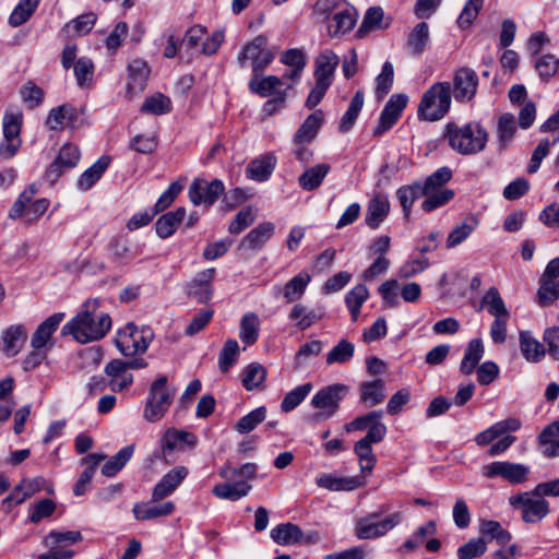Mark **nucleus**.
<instances>
[{"label":"nucleus","mask_w":559,"mask_h":559,"mask_svg":"<svg viewBox=\"0 0 559 559\" xmlns=\"http://www.w3.org/2000/svg\"><path fill=\"white\" fill-rule=\"evenodd\" d=\"M239 355L238 342L234 338H228L219 352L218 367L222 372H227L237 361Z\"/></svg>","instance_id":"obj_61"},{"label":"nucleus","mask_w":559,"mask_h":559,"mask_svg":"<svg viewBox=\"0 0 559 559\" xmlns=\"http://www.w3.org/2000/svg\"><path fill=\"white\" fill-rule=\"evenodd\" d=\"M516 132L515 118L512 114H502L497 123V138L499 150H504Z\"/></svg>","instance_id":"obj_47"},{"label":"nucleus","mask_w":559,"mask_h":559,"mask_svg":"<svg viewBox=\"0 0 559 559\" xmlns=\"http://www.w3.org/2000/svg\"><path fill=\"white\" fill-rule=\"evenodd\" d=\"M260 330V319L254 312L243 314L240 321V340L247 344L252 345L258 341Z\"/></svg>","instance_id":"obj_50"},{"label":"nucleus","mask_w":559,"mask_h":559,"mask_svg":"<svg viewBox=\"0 0 559 559\" xmlns=\"http://www.w3.org/2000/svg\"><path fill=\"white\" fill-rule=\"evenodd\" d=\"M64 318V313L58 312L41 322L32 336V348L50 349L53 346L52 335Z\"/></svg>","instance_id":"obj_18"},{"label":"nucleus","mask_w":559,"mask_h":559,"mask_svg":"<svg viewBox=\"0 0 559 559\" xmlns=\"http://www.w3.org/2000/svg\"><path fill=\"white\" fill-rule=\"evenodd\" d=\"M338 57L332 50L321 52L316 59L314 79L332 83L335 69L338 64Z\"/></svg>","instance_id":"obj_35"},{"label":"nucleus","mask_w":559,"mask_h":559,"mask_svg":"<svg viewBox=\"0 0 559 559\" xmlns=\"http://www.w3.org/2000/svg\"><path fill=\"white\" fill-rule=\"evenodd\" d=\"M407 103L408 97L406 94L392 95L380 114L378 124L373 129V135L380 136L390 130L400 119Z\"/></svg>","instance_id":"obj_14"},{"label":"nucleus","mask_w":559,"mask_h":559,"mask_svg":"<svg viewBox=\"0 0 559 559\" xmlns=\"http://www.w3.org/2000/svg\"><path fill=\"white\" fill-rule=\"evenodd\" d=\"M487 306L488 312L495 318L510 317L503 299L496 287H490L481 299V308Z\"/></svg>","instance_id":"obj_55"},{"label":"nucleus","mask_w":559,"mask_h":559,"mask_svg":"<svg viewBox=\"0 0 559 559\" xmlns=\"http://www.w3.org/2000/svg\"><path fill=\"white\" fill-rule=\"evenodd\" d=\"M23 123V114L21 110H10L4 112L2 127L3 140L0 143V156L8 159L13 157L21 144V129Z\"/></svg>","instance_id":"obj_9"},{"label":"nucleus","mask_w":559,"mask_h":559,"mask_svg":"<svg viewBox=\"0 0 559 559\" xmlns=\"http://www.w3.org/2000/svg\"><path fill=\"white\" fill-rule=\"evenodd\" d=\"M530 467L509 461H496L483 466V475L487 478L501 477L511 484H523L527 480Z\"/></svg>","instance_id":"obj_12"},{"label":"nucleus","mask_w":559,"mask_h":559,"mask_svg":"<svg viewBox=\"0 0 559 559\" xmlns=\"http://www.w3.org/2000/svg\"><path fill=\"white\" fill-rule=\"evenodd\" d=\"M384 12L380 7H372L367 10L364 21L357 31L359 36H364L366 33L376 29H384L389 27L390 23L383 22Z\"/></svg>","instance_id":"obj_53"},{"label":"nucleus","mask_w":559,"mask_h":559,"mask_svg":"<svg viewBox=\"0 0 559 559\" xmlns=\"http://www.w3.org/2000/svg\"><path fill=\"white\" fill-rule=\"evenodd\" d=\"M111 158L107 155L100 156L90 168H87L78 180V188L82 191L91 189L108 168Z\"/></svg>","instance_id":"obj_37"},{"label":"nucleus","mask_w":559,"mask_h":559,"mask_svg":"<svg viewBox=\"0 0 559 559\" xmlns=\"http://www.w3.org/2000/svg\"><path fill=\"white\" fill-rule=\"evenodd\" d=\"M349 388L343 383H335L320 389L311 399V405L321 409V416L329 418L340 408L341 401L347 395Z\"/></svg>","instance_id":"obj_10"},{"label":"nucleus","mask_w":559,"mask_h":559,"mask_svg":"<svg viewBox=\"0 0 559 559\" xmlns=\"http://www.w3.org/2000/svg\"><path fill=\"white\" fill-rule=\"evenodd\" d=\"M452 103L451 83H433L424 94L418 105L417 116L424 121L441 120L450 110Z\"/></svg>","instance_id":"obj_3"},{"label":"nucleus","mask_w":559,"mask_h":559,"mask_svg":"<svg viewBox=\"0 0 559 559\" xmlns=\"http://www.w3.org/2000/svg\"><path fill=\"white\" fill-rule=\"evenodd\" d=\"M534 67L540 80L543 82H549L558 72L559 59L551 53L543 55L536 58Z\"/></svg>","instance_id":"obj_60"},{"label":"nucleus","mask_w":559,"mask_h":559,"mask_svg":"<svg viewBox=\"0 0 559 559\" xmlns=\"http://www.w3.org/2000/svg\"><path fill=\"white\" fill-rule=\"evenodd\" d=\"M150 72L148 64L143 59H133L128 64L127 94L130 97L144 91Z\"/></svg>","instance_id":"obj_19"},{"label":"nucleus","mask_w":559,"mask_h":559,"mask_svg":"<svg viewBox=\"0 0 559 559\" xmlns=\"http://www.w3.org/2000/svg\"><path fill=\"white\" fill-rule=\"evenodd\" d=\"M311 277L308 273H299L289 280L284 286V298L287 302H295L299 300L310 282Z\"/></svg>","instance_id":"obj_49"},{"label":"nucleus","mask_w":559,"mask_h":559,"mask_svg":"<svg viewBox=\"0 0 559 559\" xmlns=\"http://www.w3.org/2000/svg\"><path fill=\"white\" fill-rule=\"evenodd\" d=\"M134 447L128 445L119 450L102 467V474L106 477L115 476L121 471L133 455Z\"/></svg>","instance_id":"obj_51"},{"label":"nucleus","mask_w":559,"mask_h":559,"mask_svg":"<svg viewBox=\"0 0 559 559\" xmlns=\"http://www.w3.org/2000/svg\"><path fill=\"white\" fill-rule=\"evenodd\" d=\"M216 269L210 267L197 273L185 287L188 298L195 300L198 304L206 305L214 296V280Z\"/></svg>","instance_id":"obj_11"},{"label":"nucleus","mask_w":559,"mask_h":559,"mask_svg":"<svg viewBox=\"0 0 559 559\" xmlns=\"http://www.w3.org/2000/svg\"><path fill=\"white\" fill-rule=\"evenodd\" d=\"M521 428V421L518 418L510 417L504 420L498 421L490 426L488 429L479 432L475 437V442L483 447L491 443L493 440L502 437L509 432H515Z\"/></svg>","instance_id":"obj_24"},{"label":"nucleus","mask_w":559,"mask_h":559,"mask_svg":"<svg viewBox=\"0 0 559 559\" xmlns=\"http://www.w3.org/2000/svg\"><path fill=\"white\" fill-rule=\"evenodd\" d=\"M266 416V408L261 406L251 411L246 416L241 417L236 424V430L240 433L252 431L259 424H261Z\"/></svg>","instance_id":"obj_64"},{"label":"nucleus","mask_w":559,"mask_h":559,"mask_svg":"<svg viewBox=\"0 0 559 559\" xmlns=\"http://www.w3.org/2000/svg\"><path fill=\"white\" fill-rule=\"evenodd\" d=\"M224 190V183L219 179H214L211 182L195 179L189 188V198L194 205L205 204L211 206Z\"/></svg>","instance_id":"obj_15"},{"label":"nucleus","mask_w":559,"mask_h":559,"mask_svg":"<svg viewBox=\"0 0 559 559\" xmlns=\"http://www.w3.org/2000/svg\"><path fill=\"white\" fill-rule=\"evenodd\" d=\"M368 296V288L364 284L356 285L346 294L345 302L354 321L357 320L360 313V308L367 300Z\"/></svg>","instance_id":"obj_58"},{"label":"nucleus","mask_w":559,"mask_h":559,"mask_svg":"<svg viewBox=\"0 0 559 559\" xmlns=\"http://www.w3.org/2000/svg\"><path fill=\"white\" fill-rule=\"evenodd\" d=\"M372 444L358 440L354 444V453L359 459V465L361 473H371L373 469L377 459L372 451Z\"/></svg>","instance_id":"obj_62"},{"label":"nucleus","mask_w":559,"mask_h":559,"mask_svg":"<svg viewBox=\"0 0 559 559\" xmlns=\"http://www.w3.org/2000/svg\"><path fill=\"white\" fill-rule=\"evenodd\" d=\"M388 511L389 506L382 504L377 511L370 512L366 516L358 519L355 524V535L359 539H376L388 534L403 520V514L401 512L391 513L380 520L381 515Z\"/></svg>","instance_id":"obj_4"},{"label":"nucleus","mask_w":559,"mask_h":559,"mask_svg":"<svg viewBox=\"0 0 559 559\" xmlns=\"http://www.w3.org/2000/svg\"><path fill=\"white\" fill-rule=\"evenodd\" d=\"M40 0H21L9 16V24L17 27L29 20Z\"/></svg>","instance_id":"obj_57"},{"label":"nucleus","mask_w":559,"mask_h":559,"mask_svg":"<svg viewBox=\"0 0 559 559\" xmlns=\"http://www.w3.org/2000/svg\"><path fill=\"white\" fill-rule=\"evenodd\" d=\"M173 402L167 388V378L159 377L155 380L148 391L143 416L147 421L155 423L164 417Z\"/></svg>","instance_id":"obj_8"},{"label":"nucleus","mask_w":559,"mask_h":559,"mask_svg":"<svg viewBox=\"0 0 559 559\" xmlns=\"http://www.w3.org/2000/svg\"><path fill=\"white\" fill-rule=\"evenodd\" d=\"M316 484L332 491H350L364 485V481L358 476L340 477L332 474H322L317 477Z\"/></svg>","instance_id":"obj_27"},{"label":"nucleus","mask_w":559,"mask_h":559,"mask_svg":"<svg viewBox=\"0 0 559 559\" xmlns=\"http://www.w3.org/2000/svg\"><path fill=\"white\" fill-rule=\"evenodd\" d=\"M452 85L454 99L459 103H468L476 95L478 75L473 69L461 67L453 74Z\"/></svg>","instance_id":"obj_13"},{"label":"nucleus","mask_w":559,"mask_h":559,"mask_svg":"<svg viewBox=\"0 0 559 559\" xmlns=\"http://www.w3.org/2000/svg\"><path fill=\"white\" fill-rule=\"evenodd\" d=\"M188 473V468L185 466H176L166 473L153 489V501H160L171 495L185 480Z\"/></svg>","instance_id":"obj_17"},{"label":"nucleus","mask_w":559,"mask_h":559,"mask_svg":"<svg viewBox=\"0 0 559 559\" xmlns=\"http://www.w3.org/2000/svg\"><path fill=\"white\" fill-rule=\"evenodd\" d=\"M312 390V384L310 382L304 383L290 392H288L282 403H281V409L284 413H289L294 411L297 406L301 404V402L308 396V394Z\"/></svg>","instance_id":"obj_59"},{"label":"nucleus","mask_w":559,"mask_h":559,"mask_svg":"<svg viewBox=\"0 0 559 559\" xmlns=\"http://www.w3.org/2000/svg\"><path fill=\"white\" fill-rule=\"evenodd\" d=\"M185 216V207H178L175 211L163 214L155 223L156 234L163 239L170 237L182 223Z\"/></svg>","instance_id":"obj_34"},{"label":"nucleus","mask_w":559,"mask_h":559,"mask_svg":"<svg viewBox=\"0 0 559 559\" xmlns=\"http://www.w3.org/2000/svg\"><path fill=\"white\" fill-rule=\"evenodd\" d=\"M110 328L111 318L98 310V300L94 299L83 304L82 310L63 325L62 334L84 344L103 338Z\"/></svg>","instance_id":"obj_1"},{"label":"nucleus","mask_w":559,"mask_h":559,"mask_svg":"<svg viewBox=\"0 0 559 559\" xmlns=\"http://www.w3.org/2000/svg\"><path fill=\"white\" fill-rule=\"evenodd\" d=\"M390 212V202L385 195H376L367 206L365 223L372 229H377L388 217Z\"/></svg>","instance_id":"obj_29"},{"label":"nucleus","mask_w":559,"mask_h":559,"mask_svg":"<svg viewBox=\"0 0 559 559\" xmlns=\"http://www.w3.org/2000/svg\"><path fill=\"white\" fill-rule=\"evenodd\" d=\"M106 455L103 454H88L82 460V464H86V468L81 473L78 481L74 485L73 492L75 496H82L84 495L87 489L88 485L95 474V471L98 466V464L105 460Z\"/></svg>","instance_id":"obj_36"},{"label":"nucleus","mask_w":559,"mask_h":559,"mask_svg":"<svg viewBox=\"0 0 559 559\" xmlns=\"http://www.w3.org/2000/svg\"><path fill=\"white\" fill-rule=\"evenodd\" d=\"M429 43V26L420 22L414 26L408 35L406 48L412 56H420Z\"/></svg>","instance_id":"obj_41"},{"label":"nucleus","mask_w":559,"mask_h":559,"mask_svg":"<svg viewBox=\"0 0 559 559\" xmlns=\"http://www.w3.org/2000/svg\"><path fill=\"white\" fill-rule=\"evenodd\" d=\"M269 39L265 35H259L247 43L237 55L239 67L251 64L252 74L261 75L275 58V52L267 48Z\"/></svg>","instance_id":"obj_6"},{"label":"nucleus","mask_w":559,"mask_h":559,"mask_svg":"<svg viewBox=\"0 0 559 559\" xmlns=\"http://www.w3.org/2000/svg\"><path fill=\"white\" fill-rule=\"evenodd\" d=\"M364 93L361 91H357L353 96L347 110L345 111L341 119V132H348L354 127L356 119L358 118L359 112L364 106Z\"/></svg>","instance_id":"obj_54"},{"label":"nucleus","mask_w":559,"mask_h":559,"mask_svg":"<svg viewBox=\"0 0 559 559\" xmlns=\"http://www.w3.org/2000/svg\"><path fill=\"white\" fill-rule=\"evenodd\" d=\"M274 234L273 223L265 222L251 229L239 242L240 251H259L271 239Z\"/></svg>","instance_id":"obj_20"},{"label":"nucleus","mask_w":559,"mask_h":559,"mask_svg":"<svg viewBox=\"0 0 559 559\" xmlns=\"http://www.w3.org/2000/svg\"><path fill=\"white\" fill-rule=\"evenodd\" d=\"M426 194L427 193L420 182L403 186L396 191V197L400 201L405 217L409 216L415 201Z\"/></svg>","instance_id":"obj_43"},{"label":"nucleus","mask_w":559,"mask_h":559,"mask_svg":"<svg viewBox=\"0 0 559 559\" xmlns=\"http://www.w3.org/2000/svg\"><path fill=\"white\" fill-rule=\"evenodd\" d=\"M78 118L76 108L70 104H63L49 111L45 123L49 130L58 131L66 127H73Z\"/></svg>","instance_id":"obj_22"},{"label":"nucleus","mask_w":559,"mask_h":559,"mask_svg":"<svg viewBox=\"0 0 559 559\" xmlns=\"http://www.w3.org/2000/svg\"><path fill=\"white\" fill-rule=\"evenodd\" d=\"M153 498L148 502L135 503L133 514L136 520L147 521L156 518L170 515L175 511V504L171 501L157 503Z\"/></svg>","instance_id":"obj_25"},{"label":"nucleus","mask_w":559,"mask_h":559,"mask_svg":"<svg viewBox=\"0 0 559 559\" xmlns=\"http://www.w3.org/2000/svg\"><path fill=\"white\" fill-rule=\"evenodd\" d=\"M520 350L528 362H539L547 354L545 347L530 331H521L519 333Z\"/></svg>","instance_id":"obj_28"},{"label":"nucleus","mask_w":559,"mask_h":559,"mask_svg":"<svg viewBox=\"0 0 559 559\" xmlns=\"http://www.w3.org/2000/svg\"><path fill=\"white\" fill-rule=\"evenodd\" d=\"M277 159L274 154L267 153L258 158L252 159L246 169L249 179L258 182L266 181L275 169Z\"/></svg>","instance_id":"obj_26"},{"label":"nucleus","mask_w":559,"mask_h":559,"mask_svg":"<svg viewBox=\"0 0 559 559\" xmlns=\"http://www.w3.org/2000/svg\"><path fill=\"white\" fill-rule=\"evenodd\" d=\"M266 378V369L259 362L249 364L242 371L241 383L247 391L259 389Z\"/></svg>","instance_id":"obj_52"},{"label":"nucleus","mask_w":559,"mask_h":559,"mask_svg":"<svg viewBox=\"0 0 559 559\" xmlns=\"http://www.w3.org/2000/svg\"><path fill=\"white\" fill-rule=\"evenodd\" d=\"M359 391L360 402L368 407L377 406L385 399V383L382 379L362 382Z\"/></svg>","instance_id":"obj_33"},{"label":"nucleus","mask_w":559,"mask_h":559,"mask_svg":"<svg viewBox=\"0 0 559 559\" xmlns=\"http://www.w3.org/2000/svg\"><path fill=\"white\" fill-rule=\"evenodd\" d=\"M537 302L540 307H547L559 298V280L539 278Z\"/></svg>","instance_id":"obj_56"},{"label":"nucleus","mask_w":559,"mask_h":559,"mask_svg":"<svg viewBox=\"0 0 559 559\" xmlns=\"http://www.w3.org/2000/svg\"><path fill=\"white\" fill-rule=\"evenodd\" d=\"M105 373L109 378V386L115 392H121L133 381V376L127 368L126 361L114 359L105 367Z\"/></svg>","instance_id":"obj_23"},{"label":"nucleus","mask_w":559,"mask_h":559,"mask_svg":"<svg viewBox=\"0 0 559 559\" xmlns=\"http://www.w3.org/2000/svg\"><path fill=\"white\" fill-rule=\"evenodd\" d=\"M261 75L252 74V78L249 82V90L258 94L261 97H269L271 95L275 96L276 92H281L280 87L283 85V80L276 75H267L261 78ZM293 88V84L287 85V90Z\"/></svg>","instance_id":"obj_30"},{"label":"nucleus","mask_w":559,"mask_h":559,"mask_svg":"<svg viewBox=\"0 0 559 559\" xmlns=\"http://www.w3.org/2000/svg\"><path fill=\"white\" fill-rule=\"evenodd\" d=\"M330 169V165L324 163L310 167L299 176L298 183L305 191L316 190L321 186Z\"/></svg>","instance_id":"obj_40"},{"label":"nucleus","mask_w":559,"mask_h":559,"mask_svg":"<svg viewBox=\"0 0 559 559\" xmlns=\"http://www.w3.org/2000/svg\"><path fill=\"white\" fill-rule=\"evenodd\" d=\"M443 139L455 153L464 156L476 155L487 145L489 134L477 121L464 124L448 122L444 126Z\"/></svg>","instance_id":"obj_2"},{"label":"nucleus","mask_w":559,"mask_h":559,"mask_svg":"<svg viewBox=\"0 0 559 559\" xmlns=\"http://www.w3.org/2000/svg\"><path fill=\"white\" fill-rule=\"evenodd\" d=\"M288 318L292 321H296V326L304 331L319 321L322 318V312L319 310H308L304 305L296 304L292 308Z\"/></svg>","instance_id":"obj_46"},{"label":"nucleus","mask_w":559,"mask_h":559,"mask_svg":"<svg viewBox=\"0 0 559 559\" xmlns=\"http://www.w3.org/2000/svg\"><path fill=\"white\" fill-rule=\"evenodd\" d=\"M198 443V437L189 431L168 428L162 437V450L166 451L193 449Z\"/></svg>","instance_id":"obj_21"},{"label":"nucleus","mask_w":559,"mask_h":559,"mask_svg":"<svg viewBox=\"0 0 559 559\" xmlns=\"http://www.w3.org/2000/svg\"><path fill=\"white\" fill-rule=\"evenodd\" d=\"M356 23V14L352 9H343L332 14L329 33L331 36H338L349 32Z\"/></svg>","instance_id":"obj_39"},{"label":"nucleus","mask_w":559,"mask_h":559,"mask_svg":"<svg viewBox=\"0 0 559 559\" xmlns=\"http://www.w3.org/2000/svg\"><path fill=\"white\" fill-rule=\"evenodd\" d=\"M301 528L293 523H283L271 531V538L278 545H298Z\"/></svg>","instance_id":"obj_45"},{"label":"nucleus","mask_w":559,"mask_h":559,"mask_svg":"<svg viewBox=\"0 0 559 559\" xmlns=\"http://www.w3.org/2000/svg\"><path fill=\"white\" fill-rule=\"evenodd\" d=\"M355 354V345L346 338H342L332 349L328 353L325 362L326 365H344L349 362Z\"/></svg>","instance_id":"obj_48"},{"label":"nucleus","mask_w":559,"mask_h":559,"mask_svg":"<svg viewBox=\"0 0 559 559\" xmlns=\"http://www.w3.org/2000/svg\"><path fill=\"white\" fill-rule=\"evenodd\" d=\"M382 416L383 412L381 411L369 412L366 415L358 416L354 420L347 423L344 428L346 432L369 430L370 427L382 419Z\"/></svg>","instance_id":"obj_63"},{"label":"nucleus","mask_w":559,"mask_h":559,"mask_svg":"<svg viewBox=\"0 0 559 559\" xmlns=\"http://www.w3.org/2000/svg\"><path fill=\"white\" fill-rule=\"evenodd\" d=\"M27 338L26 329L22 324L11 325L2 333L3 350L7 356L13 357L23 348Z\"/></svg>","instance_id":"obj_31"},{"label":"nucleus","mask_w":559,"mask_h":559,"mask_svg":"<svg viewBox=\"0 0 559 559\" xmlns=\"http://www.w3.org/2000/svg\"><path fill=\"white\" fill-rule=\"evenodd\" d=\"M484 356V345L480 338L472 340L464 353L460 365V371L463 374H471Z\"/></svg>","instance_id":"obj_44"},{"label":"nucleus","mask_w":559,"mask_h":559,"mask_svg":"<svg viewBox=\"0 0 559 559\" xmlns=\"http://www.w3.org/2000/svg\"><path fill=\"white\" fill-rule=\"evenodd\" d=\"M480 538L485 540H496L498 545L506 546L512 538L510 532L504 530L498 521L480 520L479 522Z\"/></svg>","instance_id":"obj_42"},{"label":"nucleus","mask_w":559,"mask_h":559,"mask_svg":"<svg viewBox=\"0 0 559 559\" xmlns=\"http://www.w3.org/2000/svg\"><path fill=\"white\" fill-rule=\"evenodd\" d=\"M324 120L321 109L309 115L294 135L295 144L310 143L317 135Z\"/></svg>","instance_id":"obj_32"},{"label":"nucleus","mask_w":559,"mask_h":559,"mask_svg":"<svg viewBox=\"0 0 559 559\" xmlns=\"http://www.w3.org/2000/svg\"><path fill=\"white\" fill-rule=\"evenodd\" d=\"M80 157L81 153L76 145L71 143L64 144L53 163L47 169V178L51 181L57 180L66 169L75 167Z\"/></svg>","instance_id":"obj_16"},{"label":"nucleus","mask_w":559,"mask_h":559,"mask_svg":"<svg viewBox=\"0 0 559 559\" xmlns=\"http://www.w3.org/2000/svg\"><path fill=\"white\" fill-rule=\"evenodd\" d=\"M509 504L521 512L525 523H538L549 513V503L532 491L520 492L509 497Z\"/></svg>","instance_id":"obj_7"},{"label":"nucleus","mask_w":559,"mask_h":559,"mask_svg":"<svg viewBox=\"0 0 559 559\" xmlns=\"http://www.w3.org/2000/svg\"><path fill=\"white\" fill-rule=\"evenodd\" d=\"M153 340L154 332L150 326L129 322L118 331L115 343L123 356L130 357L145 353Z\"/></svg>","instance_id":"obj_5"},{"label":"nucleus","mask_w":559,"mask_h":559,"mask_svg":"<svg viewBox=\"0 0 559 559\" xmlns=\"http://www.w3.org/2000/svg\"><path fill=\"white\" fill-rule=\"evenodd\" d=\"M251 488L252 486L246 481L223 483L215 485L212 493L219 499L237 501L246 497Z\"/></svg>","instance_id":"obj_38"}]
</instances>
